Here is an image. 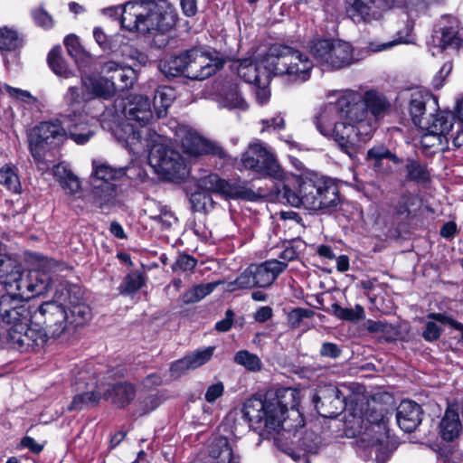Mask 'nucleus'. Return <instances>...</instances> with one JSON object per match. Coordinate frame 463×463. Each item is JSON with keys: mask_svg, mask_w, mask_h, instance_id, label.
<instances>
[{"mask_svg": "<svg viewBox=\"0 0 463 463\" xmlns=\"http://www.w3.org/2000/svg\"><path fill=\"white\" fill-rule=\"evenodd\" d=\"M223 392L224 385L222 382H219L207 388L204 398L208 402L212 403L220 398L223 394Z\"/></svg>", "mask_w": 463, "mask_h": 463, "instance_id": "69168bd1", "label": "nucleus"}, {"mask_svg": "<svg viewBox=\"0 0 463 463\" xmlns=\"http://www.w3.org/2000/svg\"><path fill=\"white\" fill-rule=\"evenodd\" d=\"M460 428L458 413L451 407H449L439 424L441 437L445 440H453L458 436Z\"/></svg>", "mask_w": 463, "mask_h": 463, "instance_id": "c9c22d12", "label": "nucleus"}, {"mask_svg": "<svg viewBox=\"0 0 463 463\" xmlns=\"http://www.w3.org/2000/svg\"><path fill=\"white\" fill-rule=\"evenodd\" d=\"M196 260L188 255H181L175 262L173 269L176 271L192 270L196 266Z\"/></svg>", "mask_w": 463, "mask_h": 463, "instance_id": "e2e57ef3", "label": "nucleus"}, {"mask_svg": "<svg viewBox=\"0 0 463 463\" xmlns=\"http://www.w3.org/2000/svg\"><path fill=\"white\" fill-rule=\"evenodd\" d=\"M159 70L167 78H175L179 75L186 76V52L162 60L159 63Z\"/></svg>", "mask_w": 463, "mask_h": 463, "instance_id": "e433bc0d", "label": "nucleus"}, {"mask_svg": "<svg viewBox=\"0 0 463 463\" xmlns=\"http://www.w3.org/2000/svg\"><path fill=\"white\" fill-rule=\"evenodd\" d=\"M237 167L239 170L251 171L258 178L285 182L292 177L284 171L275 155L260 141L249 145L242 153Z\"/></svg>", "mask_w": 463, "mask_h": 463, "instance_id": "0eeeda50", "label": "nucleus"}, {"mask_svg": "<svg viewBox=\"0 0 463 463\" xmlns=\"http://www.w3.org/2000/svg\"><path fill=\"white\" fill-rule=\"evenodd\" d=\"M173 100L174 93L172 89L165 87L156 91L153 103L158 118L166 115V111Z\"/></svg>", "mask_w": 463, "mask_h": 463, "instance_id": "79ce46f5", "label": "nucleus"}, {"mask_svg": "<svg viewBox=\"0 0 463 463\" xmlns=\"http://www.w3.org/2000/svg\"><path fill=\"white\" fill-rule=\"evenodd\" d=\"M208 452L214 463L239 462V457L234 455L232 446L224 437L214 438L209 445Z\"/></svg>", "mask_w": 463, "mask_h": 463, "instance_id": "c756f323", "label": "nucleus"}, {"mask_svg": "<svg viewBox=\"0 0 463 463\" xmlns=\"http://www.w3.org/2000/svg\"><path fill=\"white\" fill-rule=\"evenodd\" d=\"M125 174L123 168H114L98 160L92 161V173L90 178V196L92 203L103 213H108L122 204L117 182Z\"/></svg>", "mask_w": 463, "mask_h": 463, "instance_id": "39448f33", "label": "nucleus"}, {"mask_svg": "<svg viewBox=\"0 0 463 463\" xmlns=\"http://www.w3.org/2000/svg\"><path fill=\"white\" fill-rule=\"evenodd\" d=\"M299 392L292 388L269 391L264 397L253 396L243 406V415L260 436L277 442L276 435L297 431L304 426V419L298 410Z\"/></svg>", "mask_w": 463, "mask_h": 463, "instance_id": "f03ea898", "label": "nucleus"}, {"mask_svg": "<svg viewBox=\"0 0 463 463\" xmlns=\"http://www.w3.org/2000/svg\"><path fill=\"white\" fill-rule=\"evenodd\" d=\"M190 203L194 212L206 213L213 208L212 195L200 189L191 194Z\"/></svg>", "mask_w": 463, "mask_h": 463, "instance_id": "de8ad7c7", "label": "nucleus"}, {"mask_svg": "<svg viewBox=\"0 0 463 463\" xmlns=\"http://www.w3.org/2000/svg\"><path fill=\"white\" fill-rule=\"evenodd\" d=\"M427 318L436 320L441 324H447L456 330L461 332V341L463 342V324L457 322L451 317L444 313H429Z\"/></svg>", "mask_w": 463, "mask_h": 463, "instance_id": "052dcab7", "label": "nucleus"}, {"mask_svg": "<svg viewBox=\"0 0 463 463\" xmlns=\"http://www.w3.org/2000/svg\"><path fill=\"white\" fill-rule=\"evenodd\" d=\"M21 45L17 33L8 28L0 29V49L14 50Z\"/></svg>", "mask_w": 463, "mask_h": 463, "instance_id": "6e6d98bb", "label": "nucleus"}, {"mask_svg": "<svg viewBox=\"0 0 463 463\" xmlns=\"http://www.w3.org/2000/svg\"><path fill=\"white\" fill-rule=\"evenodd\" d=\"M462 44V39L458 33L453 27H446L441 30V37L439 46L440 50L448 48L458 51Z\"/></svg>", "mask_w": 463, "mask_h": 463, "instance_id": "09e8293b", "label": "nucleus"}, {"mask_svg": "<svg viewBox=\"0 0 463 463\" xmlns=\"http://www.w3.org/2000/svg\"><path fill=\"white\" fill-rule=\"evenodd\" d=\"M33 16L34 22L43 28H51L53 24L52 16L43 9L34 11Z\"/></svg>", "mask_w": 463, "mask_h": 463, "instance_id": "774afa93", "label": "nucleus"}, {"mask_svg": "<svg viewBox=\"0 0 463 463\" xmlns=\"http://www.w3.org/2000/svg\"><path fill=\"white\" fill-rule=\"evenodd\" d=\"M3 88L6 91V93L14 99H16L27 104H32L36 101V99L27 90L14 88L7 84H4Z\"/></svg>", "mask_w": 463, "mask_h": 463, "instance_id": "13d9d810", "label": "nucleus"}, {"mask_svg": "<svg viewBox=\"0 0 463 463\" xmlns=\"http://www.w3.org/2000/svg\"><path fill=\"white\" fill-rule=\"evenodd\" d=\"M220 68V63L206 53L197 49L186 52V78L203 80L213 75Z\"/></svg>", "mask_w": 463, "mask_h": 463, "instance_id": "412c9836", "label": "nucleus"}, {"mask_svg": "<svg viewBox=\"0 0 463 463\" xmlns=\"http://www.w3.org/2000/svg\"><path fill=\"white\" fill-rule=\"evenodd\" d=\"M136 397V388L128 382L118 383L109 390V398L118 408H125Z\"/></svg>", "mask_w": 463, "mask_h": 463, "instance_id": "72a5a7b5", "label": "nucleus"}, {"mask_svg": "<svg viewBox=\"0 0 463 463\" xmlns=\"http://www.w3.org/2000/svg\"><path fill=\"white\" fill-rule=\"evenodd\" d=\"M144 212L151 220L156 221L162 229H167L177 222V218L167 206L154 200L147 201Z\"/></svg>", "mask_w": 463, "mask_h": 463, "instance_id": "7c9ffc66", "label": "nucleus"}, {"mask_svg": "<svg viewBox=\"0 0 463 463\" xmlns=\"http://www.w3.org/2000/svg\"><path fill=\"white\" fill-rule=\"evenodd\" d=\"M337 317L348 321H359L364 317V309L362 306L356 305L354 308L342 307L338 305L333 306Z\"/></svg>", "mask_w": 463, "mask_h": 463, "instance_id": "864d4df0", "label": "nucleus"}, {"mask_svg": "<svg viewBox=\"0 0 463 463\" xmlns=\"http://www.w3.org/2000/svg\"><path fill=\"white\" fill-rule=\"evenodd\" d=\"M213 346L199 349L186 354L184 357L174 362L170 367L171 375L177 378L190 370H195L205 364L213 357Z\"/></svg>", "mask_w": 463, "mask_h": 463, "instance_id": "4be33fe9", "label": "nucleus"}, {"mask_svg": "<svg viewBox=\"0 0 463 463\" xmlns=\"http://www.w3.org/2000/svg\"><path fill=\"white\" fill-rule=\"evenodd\" d=\"M113 82V93L116 90H124L130 88L136 80V72L131 67L122 66L116 75L109 79Z\"/></svg>", "mask_w": 463, "mask_h": 463, "instance_id": "a19ab883", "label": "nucleus"}, {"mask_svg": "<svg viewBox=\"0 0 463 463\" xmlns=\"http://www.w3.org/2000/svg\"><path fill=\"white\" fill-rule=\"evenodd\" d=\"M221 103L223 107L228 108L229 109H239L245 110L248 108V105L241 95L236 84H232L223 90L221 98Z\"/></svg>", "mask_w": 463, "mask_h": 463, "instance_id": "4c0bfd02", "label": "nucleus"}, {"mask_svg": "<svg viewBox=\"0 0 463 463\" xmlns=\"http://www.w3.org/2000/svg\"><path fill=\"white\" fill-rule=\"evenodd\" d=\"M176 142L179 143L183 153L188 157L196 158L203 155L211 154L220 158H225L227 153L217 143L200 136L195 130L180 126L176 130Z\"/></svg>", "mask_w": 463, "mask_h": 463, "instance_id": "ddd939ff", "label": "nucleus"}, {"mask_svg": "<svg viewBox=\"0 0 463 463\" xmlns=\"http://www.w3.org/2000/svg\"><path fill=\"white\" fill-rule=\"evenodd\" d=\"M27 261L32 269L25 274L24 296L30 298L48 291L51 285L50 273L58 270L60 264L39 253H29Z\"/></svg>", "mask_w": 463, "mask_h": 463, "instance_id": "9b49d317", "label": "nucleus"}, {"mask_svg": "<svg viewBox=\"0 0 463 463\" xmlns=\"http://www.w3.org/2000/svg\"><path fill=\"white\" fill-rule=\"evenodd\" d=\"M284 261L271 259L260 264H251L257 287L267 288L273 284L277 278L287 269Z\"/></svg>", "mask_w": 463, "mask_h": 463, "instance_id": "a878e982", "label": "nucleus"}, {"mask_svg": "<svg viewBox=\"0 0 463 463\" xmlns=\"http://www.w3.org/2000/svg\"><path fill=\"white\" fill-rule=\"evenodd\" d=\"M150 165L157 172L172 177H184L187 173L185 159L179 152L163 146H153L149 153Z\"/></svg>", "mask_w": 463, "mask_h": 463, "instance_id": "dca6fc26", "label": "nucleus"}, {"mask_svg": "<svg viewBox=\"0 0 463 463\" xmlns=\"http://www.w3.org/2000/svg\"><path fill=\"white\" fill-rule=\"evenodd\" d=\"M124 114L128 121H134L138 123L141 128H146V125L153 118L149 99L143 95L131 97L124 108Z\"/></svg>", "mask_w": 463, "mask_h": 463, "instance_id": "5701e85b", "label": "nucleus"}, {"mask_svg": "<svg viewBox=\"0 0 463 463\" xmlns=\"http://www.w3.org/2000/svg\"><path fill=\"white\" fill-rule=\"evenodd\" d=\"M144 283V276L138 271H133L125 277L118 289L121 294H131L140 289Z\"/></svg>", "mask_w": 463, "mask_h": 463, "instance_id": "3c124183", "label": "nucleus"}, {"mask_svg": "<svg viewBox=\"0 0 463 463\" xmlns=\"http://www.w3.org/2000/svg\"><path fill=\"white\" fill-rule=\"evenodd\" d=\"M282 183L283 187L279 193L294 207L303 206L310 211L328 210L340 202L338 188L331 182L298 179L293 175V178Z\"/></svg>", "mask_w": 463, "mask_h": 463, "instance_id": "7ed1b4c3", "label": "nucleus"}, {"mask_svg": "<svg viewBox=\"0 0 463 463\" xmlns=\"http://www.w3.org/2000/svg\"><path fill=\"white\" fill-rule=\"evenodd\" d=\"M224 179L216 174H211L197 181V189L205 193L222 194Z\"/></svg>", "mask_w": 463, "mask_h": 463, "instance_id": "49530a36", "label": "nucleus"}, {"mask_svg": "<svg viewBox=\"0 0 463 463\" xmlns=\"http://www.w3.org/2000/svg\"><path fill=\"white\" fill-rule=\"evenodd\" d=\"M408 179L415 182H425L430 179V173L425 165L419 161L410 160L406 166Z\"/></svg>", "mask_w": 463, "mask_h": 463, "instance_id": "603ef678", "label": "nucleus"}, {"mask_svg": "<svg viewBox=\"0 0 463 463\" xmlns=\"http://www.w3.org/2000/svg\"><path fill=\"white\" fill-rule=\"evenodd\" d=\"M313 311L305 308H295L288 315V321L292 328H298L305 318H308L313 315Z\"/></svg>", "mask_w": 463, "mask_h": 463, "instance_id": "4d7b16f0", "label": "nucleus"}, {"mask_svg": "<svg viewBox=\"0 0 463 463\" xmlns=\"http://www.w3.org/2000/svg\"><path fill=\"white\" fill-rule=\"evenodd\" d=\"M257 287L251 265H250L235 280L225 283L224 289L232 292Z\"/></svg>", "mask_w": 463, "mask_h": 463, "instance_id": "ea45409f", "label": "nucleus"}, {"mask_svg": "<svg viewBox=\"0 0 463 463\" xmlns=\"http://www.w3.org/2000/svg\"><path fill=\"white\" fill-rule=\"evenodd\" d=\"M390 159L395 161L396 156L391 153V151L383 146H374L368 150L367 159L374 160L375 165L382 159Z\"/></svg>", "mask_w": 463, "mask_h": 463, "instance_id": "bf43d9fd", "label": "nucleus"}, {"mask_svg": "<svg viewBox=\"0 0 463 463\" xmlns=\"http://www.w3.org/2000/svg\"><path fill=\"white\" fill-rule=\"evenodd\" d=\"M71 110L67 109V114L65 115L68 121V131L69 137L76 144L83 145L87 143L94 135V131L90 128L88 124L84 122L85 111L81 117H75L73 114L71 116Z\"/></svg>", "mask_w": 463, "mask_h": 463, "instance_id": "c85d7f7f", "label": "nucleus"}, {"mask_svg": "<svg viewBox=\"0 0 463 463\" xmlns=\"http://www.w3.org/2000/svg\"><path fill=\"white\" fill-rule=\"evenodd\" d=\"M431 320L426 322L425 329L422 332V337L427 342L436 341L441 335V328L434 322L435 320Z\"/></svg>", "mask_w": 463, "mask_h": 463, "instance_id": "680f3d73", "label": "nucleus"}, {"mask_svg": "<svg viewBox=\"0 0 463 463\" xmlns=\"http://www.w3.org/2000/svg\"><path fill=\"white\" fill-rule=\"evenodd\" d=\"M454 117L450 112L439 111L436 115H430L426 122H423L422 131H425L421 138L424 146H435V143H430L428 139L433 137L439 144H447L448 135L453 127Z\"/></svg>", "mask_w": 463, "mask_h": 463, "instance_id": "aec40b11", "label": "nucleus"}, {"mask_svg": "<svg viewBox=\"0 0 463 463\" xmlns=\"http://www.w3.org/2000/svg\"><path fill=\"white\" fill-rule=\"evenodd\" d=\"M422 411L420 406L412 401H402L396 412L399 427L405 432H411L421 422Z\"/></svg>", "mask_w": 463, "mask_h": 463, "instance_id": "cd10ccee", "label": "nucleus"}, {"mask_svg": "<svg viewBox=\"0 0 463 463\" xmlns=\"http://www.w3.org/2000/svg\"><path fill=\"white\" fill-rule=\"evenodd\" d=\"M26 299L11 296L0 298V323L6 326V336H8L9 329L18 330L24 325H29L32 320L34 310H32Z\"/></svg>", "mask_w": 463, "mask_h": 463, "instance_id": "2eb2a0df", "label": "nucleus"}, {"mask_svg": "<svg viewBox=\"0 0 463 463\" xmlns=\"http://www.w3.org/2000/svg\"><path fill=\"white\" fill-rule=\"evenodd\" d=\"M53 175L68 194H76L80 190L79 178L65 165H57L53 168Z\"/></svg>", "mask_w": 463, "mask_h": 463, "instance_id": "f704fd0d", "label": "nucleus"}, {"mask_svg": "<svg viewBox=\"0 0 463 463\" xmlns=\"http://www.w3.org/2000/svg\"><path fill=\"white\" fill-rule=\"evenodd\" d=\"M24 287L25 274L22 272L20 265L15 260V265L0 277V292L5 291L4 296L12 298H29L28 296H24Z\"/></svg>", "mask_w": 463, "mask_h": 463, "instance_id": "b1692460", "label": "nucleus"}, {"mask_svg": "<svg viewBox=\"0 0 463 463\" xmlns=\"http://www.w3.org/2000/svg\"><path fill=\"white\" fill-rule=\"evenodd\" d=\"M113 135L126 148L137 154L141 148L149 147L150 144L156 141V136L149 128H137L129 122L118 125L113 130Z\"/></svg>", "mask_w": 463, "mask_h": 463, "instance_id": "6ab92c4d", "label": "nucleus"}, {"mask_svg": "<svg viewBox=\"0 0 463 463\" xmlns=\"http://www.w3.org/2000/svg\"><path fill=\"white\" fill-rule=\"evenodd\" d=\"M160 402V398L156 393H150L140 401L141 411L143 413H148L157 408Z\"/></svg>", "mask_w": 463, "mask_h": 463, "instance_id": "0e129e2a", "label": "nucleus"}, {"mask_svg": "<svg viewBox=\"0 0 463 463\" xmlns=\"http://www.w3.org/2000/svg\"><path fill=\"white\" fill-rule=\"evenodd\" d=\"M222 195L226 198L248 201H255L259 197V194L249 186V183L242 180H224Z\"/></svg>", "mask_w": 463, "mask_h": 463, "instance_id": "473e14b6", "label": "nucleus"}, {"mask_svg": "<svg viewBox=\"0 0 463 463\" xmlns=\"http://www.w3.org/2000/svg\"><path fill=\"white\" fill-rule=\"evenodd\" d=\"M321 445V439L318 435L314 432L307 431L304 437L299 441L301 450H303L302 457H305L306 453L316 454L318 452Z\"/></svg>", "mask_w": 463, "mask_h": 463, "instance_id": "5fc2aeb1", "label": "nucleus"}, {"mask_svg": "<svg viewBox=\"0 0 463 463\" xmlns=\"http://www.w3.org/2000/svg\"><path fill=\"white\" fill-rule=\"evenodd\" d=\"M373 129L372 124L343 119L335 123L334 130L328 137L332 138L343 152L354 157L358 148L371 138Z\"/></svg>", "mask_w": 463, "mask_h": 463, "instance_id": "9d476101", "label": "nucleus"}, {"mask_svg": "<svg viewBox=\"0 0 463 463\" xmlns=\"http://www.w3.org/2000/svg\"><path fill=\"white\" fill-rule=\"evenodd\" d=\"M0 184L14 194L22 193L20 178L14 167L6 165L0 169Z\"/></svg>", "mask_w": 463, "mask_h": 463, "instance_id": "37998d69", "label": "nucleus"}, {"mask_svg": "<svg viewBox=\"0 0 463 463\" xmlns=\"http://www.w3.org/2000/svg\"><path fill=\"white\" fill-rule=\"evenodd\" d=\"M319 354L322 356L335 359L341 355L342 350L334 343L325 342L320 348Z\"/></svg>", "mask_w": 463, "mask_h": 463, "instance_id": "338daca9", "label": "nucleus"}, {"mask_svg": "<svg viewBox=\"0 0 463 463\" xmlns=\"http://www.w3.org/2000/svg\"><path fill=\"white\" fill-rule=\"evenodd\" d=\"M90 317V307L81 302V291L77 286L61 283L52 300L34 309L29 325L9 329L7 342L12 348L29 352L43 346L47 337L67 338L78 326Z\"/></svg>", "mask_w": 463, "mask_h": 463, "instance_id": "f257e3e1", "label": "nucleus"}, {"mask_svg": "<svg viewBox=\"0 0 463 463\" xmlns=\"http://www.w3.org/2000/svg\"><path fill=\"white\" fill-rule=\"evenodd\" d=\"M268 63L273 75H286L290 80L306 81L314 68L313 61L304 52L283 44H274L268 52Z\"/></svg>", "mask_w": 463, "mask_h": 463, "instance_id": "423d86ee", "label": "nucleus"}, {"mask_svg": "<svg viewBox=\"0 0 463 463\" xmlns=\"http://www.w3.org/2000/svg\"><path fill=\"white\" fill-rule=\"evenodd\" d=\"M47 61H48L49 66L51 67V69L52 70V71L55 74L61 76L63 78H70L73 75L71 71H70L67 68L64 61L62 60V58L61 56V48L60 47L52 49V51L48 54Z\"/></svg>", "mask_w": 463, "mask_h": 463, "instance_id": "a18cd8bd", "label": "nucleus"}, {"mask_svg": "<svg viewBox=\"0 0 463 463\" xmlns=\"http://www.w3.org/2000/svg\"><path fill=\"white\" fill-rule=\"evenodd\" d=\"M66 137V131L60 123L42 122L30 134L31 153L35 158H40L45 146L51 147L59 146Z\"/></svg>", "mask_w": 463, "mask_h": 463, "instance_id": "f3484780", "label": "nucleus"}, {"mask_svg": "<svg viewBox=\"0 0 463 463\" xmlns=\"http://www.w3.org/2000/svg\"><path fill=\"white\" fill-rule=\"evenodd\" d=\"M234 362L251 372L260 371L262 365L260 357L247 350L239 351L234 356Z\"/></svg>", "mask_w": 463, "mask_h": 463, "instance_id": "8fccbe9b", "label": "nucleus"}, {"mask_svg": "<svg viewBox=\"0 0 463 463\" xmlns=\"http://www.w3.org/2000/svg\"><path fill=\"white\" fill-rule=\"evenodd\" d=\"M113 82L104 77L84 76L81 78L82 90L78 87H70L65 95L64 102L71 110V116L81 117L87 102L96 99H108L113 95Z\"/></svg>", "mask_w": 463, "mask_h": 463, "instance_id": "6e6552de", "label": "nucleus"}, {"mask_svg": "<svg viewBox=\"0 0 463 463\" xmlns=\"http://www.w3.org/2000/svg\"><path fill=\"white\" fill-rule=\"evenodd\" d=\"M313 402L317 410L320 409L319 404L323 408L327 403L334 405L335 410L343 411L345 407V399L341 391L335 385H326L318 391L314 396Z\"/></svg>", "mask_w": 463, "mask_h": 463, "instance_id": "2f4dec72", "label": "nucleus"}, {"mask_svg": "<svg viewBox=\"0 0 463 463\" xmlns=\"http://www.w3.org/2000/svg\"><path fill=\"white\" fill-rule=\"evenodd\" d=\"M221 284V281L200 284L193 287L187 290L183 296V302L184 304H192L200 301L209 294H211L214 288Z\"/></svg>", "mask_w": 463, "mask_h": 463, "instance_id": "58836bf2", "label": "nucleus"}, {"mask_svg": "<svg viewBox=\"0 0 463 463\" xmlns=\"http://www.w3.org/2000/svg\"><path fill=\"white\" fill-rule=\"evenodd\" d=\"M426 103L423 98L420 95L411 98L409 104V111L411 117V120L413 124L418 127L420 129L422 128L423 122H426L428 119L427 117H424Z\"/></svg>", "mask_w": 463, "mask_h": 463, "instance_id": "c03bdc74", "label": "nucleus"}, {"mask_svg": "<svg viewBox=\"0 0 463 463\" xmlns=\"http://www.w3.org/2000/svg\"><path fill=\"white\" fill-rule=\"evenodd\" d=\"M309 51L324 70H339L354 61L352 46L340 40H314Z\"/></svg>", "mask_w": 463, "mask_h": 463, "instance_id": "1a4fd4ad", "label": "nucleus"}, {"mask_svg": "<svg viewBox=\"0 0 463 463\" xmlns=\"http://www.w3.org/2000/svg\"><path fill=\"white\" fill-rule=\"evenodd\" d=\"M153 0L129 1L118 7L122 27L129 32H147L153 25Z\"/></svg>", "mask_w": 463, "mask_h": 463, "instance_id": "4468645a", "label": "nucleus"}, {"mask_svg": "<svg viewBox=\"0 0 463 463\" xmlns=\"http://www.w3.org/2000/svg\"><path fill=\"white\" fill-rule=\"evenodd\" d=\"M356 93L361 97L360 103L365 115L362 120H354V122H364L372 124L370 119L368 118V110L372 113V115L374 118H377L380 117H383L390 107V104L386 98L377 91L369 90L366 91L364 94L356 91Z\"/></svg>", "mask_w": 463, "mask_h": 463, "instance_id": "bb28decb", "label": "nucleus"}, {"mask_svg": "<svg viewBox=\"0 0 463 463\" xmlns=\"http://www.w3.org/2000/svg\"><path fill=\"white\" fill-rule=\"evenodd\" d=\"M332 96H336L335 101L321 107L315 118L317 130L326 137L332 134L335 123L343 119L362 120L365 115L360 103L361 97L355 90H333L328 98Z\"/></svg>", "mask_w": 463, "mask_h": 463, "instance_id": "20e7f679", "label": "nucleus"}, {"mask_svg": "<svg viewBox=\"0 0 463 463\" xmlns=\"http://www.w3.org/2000/svg\"><path fill=\"white\" fill-rule=\"evenodd\" d=\"M367 420L372 423V431L379 433V437L373 441L371 446V452L375 454V460L377 463H385L389 458V453L383 451V443L388 438L387 420L382 413L372 411Z\"/></svg>", "mask_w": 463, "mask_h": 463, "instance_id": "393cba45", "label": "nucleus"}, {"mask_svg": "<svg viewBox=\"0 0 463 463\" xmlns=\"http://www.w3.org/2000/svg\"><path fill=\"white\" fill-rule=\"evenodd\" d=\"M232 69L236 71L238 76L246 82L259 87L269 84L273 75L272 67L268 63V53L256 61L250 59L235 61L232 64Z\"/></svg>", "mask_w": 463, "mask_h": 463, "instance_id": "a211bd4d", "label": "nucleus"}, {"mask_svg": "<svg viewBox=\"0 0 463 463\" xmlns=\"http://www.w3.org/2000/svg\"><path fill=\"white\" fill-rule=\"evenodd\" d=\"M74 384L78 393L73 396L68 406L70 411H81L99 402L103 391L102 383L98 381L92 367L80 368L75 374Z\"/></svg>", "mask_w": 463, "mask_h": 463, "instance_id": "f8f14e48", "label": "nucleus"}]
</instances>
